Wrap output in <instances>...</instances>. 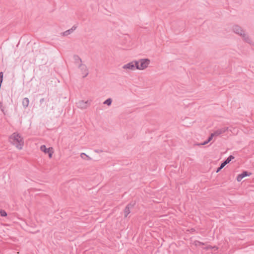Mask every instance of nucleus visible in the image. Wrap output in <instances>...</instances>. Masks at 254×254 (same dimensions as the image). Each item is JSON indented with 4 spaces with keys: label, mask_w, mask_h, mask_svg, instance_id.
<instances>
[{
    "label": "nucleus",
    "mask_w": 254,
    "mask_h": 254,
    "mask_svg": "<svg viewBox=\"0 0 254 254\" xmlns=\"http://www.w3.org/2000/svg\"><path fill=\"white\" fill-rule=\"evenodd\" d=\"M73 58H74L75 63H80V64H81L82 60H81V58L78 55H74Z\"/></svg>",
    "instance_id": "4468645a"
},
{
    "label": "nucleus",
    "mask_w": 254,
    "mask_h": 254,
    "mask_svg": "<svg viewBox=\"0 0 254 254\" xmlns=\"http://www.w3.org/2000/svg\"><path fill=\"white\" fill-rule=\"evenodd\" d=\"M40 149L45 153H48L49 158H52L53 153L52 147L47 148L45 145H42L40 147Z\"/></svg>",
    "instance_id": "0eeeda50"
},
{
    "label": "nucleus",
    "mask_w": 254,
    "mask_h": 254,
    "mask_svg": "<svg viewBox=\"0 0 254 254\" xmlns=\"http://www.w3.org/2000/svg\"><path fill=\"white\" fill-rule=\"evenodd\" d=\"M78 67L80 69L82 74H83V77L84 78L86 77L88 74V71L86 65L80 64L79 65Z\"/></svg>",
    "instance_id": "1a4fd4ad"
},
{
    "label": "nucleus",
    "mask_w": 254,
    "mask_h": 254,
    "mask_svg": "<svg viewBox=\"0 0 254 254\" xmlns=\"http://www.w3.org/2000/svg\"><path fill=\"white\" fill-rule=\"evenodd\" d=\"M112 99L111 98H108L104 102L103 104H106L108 106H110L112 104Z\"/></svg>",
    "instance_id": "2eb2a0df"
},
{
    "label": "nucleus",
    "mask_w": 254,
    "mask_h": 254,
    "mask_svg": "<svg viewBox=\"0 0 254 254\" xmlns=\"http://www.w3.org/2000/svg\"><path fill=\"white\" fill-rule=\"evenodd\" d=\"M203 249L208 250H211V249H215L217 250L218 248L216 246H214L213 247L210 246H207L203 248Z\"/></svg>",
    "instance_id": "f3484780"
},
{
    "label": "nucleus",
    "mask_w": 254,
    "mask_h": 254,
    "mask_svg": "<svg viewBox=\"0 0 254 254\" xmlns=\"http://www.w3.org/2000/svg\"><path fill=\"white\" fill-rule=\"evenodd\" d=\"M137 61H133L130 63H127V64H125L123 68L124 69H128L132 70H134L135 69H137Z\"/></svg>",
    "instance_id": "39448f33"
},
{
    "label": "nucleus",
    "mask_w": 254,
    "mask_h": 254,
    "mask_svg": "<svg viewBox=\"0 0 254 254\" xmlns=\"http://www.w3.org/2000/svg\"><path fill=\"white\" fill-rule=\"evenodd\" d=\"M76 27H77V26L74 25L70 29L71 30V32H72L74 30H75L76 29Z\"/></svg>",
    "instance_id": "4be33fe9"
},
{
    "label": "nucleus",
    "mask_w": 254,
    "mask_h": 254,
    "mask_svg": "<svg viewBox=\"0 0 254 254\" xmlns=\"http://www.w3.org/2000/svg\"><path fill=\"white\" fill-rule=\"evenodd\" d=\"M44 101H45V99L44 98H42L40 100V104H42Z\"/></svg>",
    "instance_id": "b1692460"
},
{
    "label": "nucleus",
    "mask_w": 254,
    "mask_h": 254,
    "mask_svg": "<svg viewBox=\"0 0 254 254\" xmlns=\"http://www.w3.org/2000/svg\"><path fill=\"white\" fill-rule=\"evenodd\" d=\"M95 152L99 153L103 152V151L102 150H100V149H96V150H95Z\"/></svg>",
    "instance_id": "5701e85b"
},
{
    "label": "nucleus",
    "mask_w": 254,
    "mask_h": 254,
    "mask_svg": "<svg viewBox=\"0 0 254 254\" xmlns=\"http://www.w3.org/2000/svg\"><path fill=\"white\" fill-rule=\"evenodd\" d=\"M150 64V60L148 59H143L137 61V69L142 70L148 67Z\"/></svg>",
    "instance_id": "7ed1b4c3"
},
{
    "label": "nucleus",
    "mask_w": 254,
    "mask_h": 254,
    "mask_svg": "<svg viewBox=\"0 0 254 254\" xmlns=\"http://www.w3.org/2000/svg\"><path fill=\"white\" fill-rule=\"evenodd\" d=\"M72 33L71 30L69 29L64 32L62 34L63 36H67L68 35H69L70 34H71Z\"/></svg>",
    "instance_id": "a211bd4d"
},
{
    "label": "nucleus",
    "mask_w": 254,
    "mask_h": 254,
    "mask_svg": "<svg viewBox=\"0 0 254 254\" xmlns=\"http://www.w3.org/2000/svg\"><path fill=\"white\" fill-rule=\"evenodd\" d=\"M233 31L240 35L242 38H243V40L249 43L250 44L252 42V40L251 38L249 37V36L245 34V31L242 29V28L238 25H235L233 27Z\"/></svg>",
    "instance_id": "f03ea898"
},
{
    "label": "nucleus",
    "mask_w": 254,
    "mask_h": 254,
    "mask_svg": "<svg viewBox=\"0 0 254 254\" xmlns=\"http://www.w3.org/2000/svg\"><path fill=\"white\" fill-rule=\"evenodd\" d=\"M208 142H209V141H208V140H207L204 141L201 144L202 145H205L207 143H208Z\"/></svg>",
    "instance_id": "393cba45"
},
{
    "label": "nucleus",
    "mask_w": 254,
    "mask_h": 254,
    "mask_svg": "<svg viewBox=\"0 0 254 254\" xmlns=\"http://www.w3.org/2000/svg\"><path fill=\"white\" fill-rule=\"evenodd\" d=\"M22 103V105H23L24 108L26 109V108L28 107V106L29 105V99L26 97L23 98Z\"/></svg>",
    "instance_id": "f8f14e48"
},
{
    "label": "nucleus",
    "mask_w": 254,
    "mask_h": 254,
    "mask_svg": "<svg viewBox=\"0 0 254 254\" xmlns=\"http://www.w3.org/2000/svg\"><path fill=\"white\" fill-rule=\"evenodd\" d=\"M213 136H214V135H213V133H212L207 139L208 140V141L210 142L212 139V138Z\"/></svg>",
    "instance_id": "aec40b11"
},
{
    "label": "nucleus",
    "mask_w": 254,
    "mask_h": 254,
    "mask_svg": "<svg viewBox=\"0 0 254 254\" xmlns=\"http://www.w3.org/2000/svg\"><path fill=\"white\" fill-rule=\"evenodd\" d=\"M251 175V173L248 172L247 171H243L241 174H239L237 177V181L241 182V180L245 177L249 176Z\"/></svg>",
    "instance_id": "9d476101"
},
{
    "label": "nucleus",
    "mask_w": 254,
    "mask_h": 254,
    "mask_svg": "<svg viewBox=\"0 0 254 254\" xmlns=\"http://www.w3.org/2000/svg\"><path fill=\"white\" fill-rule=\"evenodd\" d=\"M0 214L2 217H6L7 216V213L4 210L1 209L0 211Z\"/></svg>",
    "instance_id": "6ab92c4d"
},
{
    "label": "nucleus",
    "mask_w": 254,
    "mask_h": 254,
    "mask_svg": "<svg viewBox=\"0 0 254 254\" xmlns=\"http://www.w3.org/2000/svg\"><path fill=\"white\" fill-rule=\"evenodd\" d=\"M80 157L83 159H86L87 160H91V158L84 153H81L80 154Z\"/></svg>",
    "instance_id": "ddd939ff"
},
{
    "label": "nucleus",
    "mask_w": 254,
    "mask_h": 254,
    "mask_svg": "<svg viewBox=\"0 0 254 254\" xmlns=\"http://www.w3.org/2000/svg\"><path fill=\"white\" fill-rule=\"evenodd\" d=\"M228 127H222L221 128L218 129L215 131H214L213 135H214L215 136H217L223 133H224L226 131L228 130Z\"/></svg>",
    "instance_id": "9b49d317"
},
{
    "label": "nucleus",
    "mask_w": 254,
    "mask_h": 254,
    "mask_svg": "<svg viewBox=\"0 0 254 254\" xmlns=\"http://www.w3.org/2000/svg\"><path fill=\"white\" fill-rule=\"evenodd\" d=\"M194 244L196 246H204V245H205V243H202V242H201L199 241H197V240H195L194 241Z\"/></svg>",
    "instance_id": "dca6fc26"
},
{
    "label": "nucleus",
    "mask_w": 254,
    "mask_h": 254,
    "mask_svg": "<svg viewBox=\"0 0 254 254\" xmlns=\"http://www.w3.org/2000/svg\"><path fill=\"white\" fill-rule=\"evenodd\" d=\"M3 108H4L2 106V103L1 102H0V110L4 114H5V113L4 112V109Z\"/></svg>",
    "instance_id": "412c9836"
},
{
    "label": "nucleus",
    "mask_w": 254,
    "mask_h": 254,
    "mask_svg": "<svg viewBox=\"0 0 254 254\" xmlns=\"http://www.w3.org/2000/svg\"><path fill=\"white\" fill-rule=\"evenodd\" d=\"M234 158L233 155H230L226 159L223 161L220 166L217 168L216 172H219L225 165L228 164L232 160L234 159Z\"/></svg>",
    "instance_id": "423d86ee"
},
{
    "label": "nucleus",
    "mask_w": 254,
    "mask_h": 254,
    "mask_svg": "<svg viewBox=\"0 0 254 254\" xmlns=\"http://www.w3.org/2000/svg\"><path fill=\"white\" fill-rule=\"evenodd\" d=\"M91 103V101H84L83 100H80L77 103V107L81 109H86L87 108Z\"/></svg>",
    "instance_id": "6e6552de"
},
{
    "label": "nucleus",
    "mask_w": 254,
    "mask_h": 254,
    "mask_svg": "<svg viewBox=\"0 0 254 254\" xmlns=\"http://www.w3.org/2000/svg\"><path fill=\"white\" fill-rule=\"evenodd\" d=\"M10 142L15 145L18 149H21L24 145L23 139L19 133L14 132L9 137Z\"/></svg>",
    "instance_id": "f257e3e1"
},
{
    "label": "nucleus",
    "mask_w": 254,
    "mask_h": 254,
    "mask_svg": "<svg viewBox=\"0 0 254 254\" xmlns=\"http://www.w3.org/2000/svg\"><path fill=\"white\" fill-rule=\"evenodd\" d=\"M135 202L131 201L129 203L124 209V216L127 218L130 213L131 209H133L135 205Z\"/></svg>",
    "instance_id": "20e7f679"
}]
</instances>
